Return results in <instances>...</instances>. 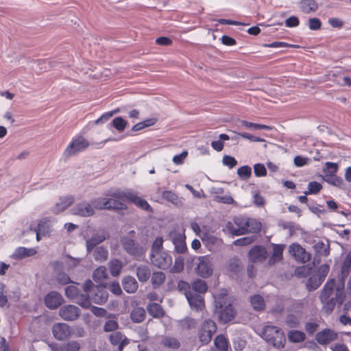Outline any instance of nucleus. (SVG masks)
I'll list each match as a JSON object with an SVG mask.
<instances>
[{
	"mask_svg": "<svg viewBox=\"0 0 351 351\" xmlns=\"http://www.w3.org/2000/svg\"><path fill=\"white\" fill-rule=\"evenodd\" d=\"M344 298L343 284L335 286V280L328 279L319 295V299L323 304V311L327 315L331 313L336 304H341Z\"/></svg>",
	"mask_w": 351,
	"mask_h": 351,
	"instance_id": "obj_1",
	"label": "nucleus"
},
{
	"mask_svg": "<svg viewBox=\"0 0 351 351\" xmlns=\"http://www.w3.org/2000/svg\"><path fill=\"white\" fill-rule=\"evenodd\" d=\"M261 228V223L259 221L245 216H237L233 222H228L226 225L227 232L234 236L258 232Z\"/></svg>",
	"mask_w": 351,
	"mask_h": 351,
	"instance_id": "obj_2",
	"label": "nucleus"
},
{
	"mask_svg": "<svg viewBox=\"0 0 351 351\" xmlns=\"http://www.w3.org/2000/svg\"><path fill=\"white\" fill-rule=\"evenodd\" d=\"M215 312L222 322L227 323L233 319L235 312L226 290H221L220 293L215 295Z\"/></svg>",
	"mask_w": 351,
	"mask_h": 351,
	"instance_id": "obj_3",
	"label": "nucleus"
},
{
	"mask_svg": "<svg viewBox=\"0 0 351 351\" xmlns=\"http://www.w3.org/2000/svg\"><path fill=\"white\" fill-rule=\"evenodd\" d=\"M261 337L269 343L276 348H284L286 338L282 330L275 326H265Z\"/></svg>",
	"mask_w": 351,
	"mask_h": 351,
	"instance_id": "obj_4",
	"label": "nucleus"
},
{
	"mask_svg": "<svg viewBox=\"0 0 351 351\" xmlns=\"http://www.w3.org/2000/svg\"><path fill=\"white\" fill-rule=\"evenodd\" d=\"M114 197L126 199L127 202L134 204L137 207L144 210L152 212V208L148 202L133 192L117 190L114 193Z\"/></svg>",
	"mask_w": 351,
	"mask_h": 351,
	"instance_id": "obj_5",
	"label": "nucleus"
},
{
	"mask_svg": "<svg viewBox=\"0 0 351 351\" xmlns=\"http://www.w3.org/2000/svg\"><path fill=\"white\" fill-rule=\"evenodd\" d=\"M88 146L89 142L85 137L81 135L74 136L64 149V155L66 157H71L82 152Z\"/></svg>",
	"mask_w": 351,
	"mask_h": 351,
	"instance_id": "obj_6",
	"label": "nucleus"
},
{
	"mask_svg": "<svg viewBox=\"0 0 351 351\" xmlns=\"http://www.w3.org/2000/svg\"><path fill=\"white\" fill-rule=\"evenodd\" d=\"M149 258L154 266L161 269H169L173 263L171 256L165 251L150 254Z\"/></svg>",
	"mask_w": 351,
	"mask_h": 351,
	"instance_id": "obj_7",
	"label": "nucleus"
},
{
	"mask_svg": "<svg viewBox=\"0 0 351 351\" xmlns=\"http://www.w3.org/2000/svg\"><path fill=\"white\" fill-rule=\"evenodd\" d=\"M217 330V326L215 322L211 319L205 320L202 324L199 338L200 341L204 344L208 343L213 337V335Z\"/></svg>",
	"mask_w": 351,
	"mask_h": 351,
	"instance_id": "obj_8",
	"label": "nucleus"
},
{
	"mask_svg": "<svg viewBox=\"0 0 351 351\" xmlns=\"http://www.w3.org/2000/svg\"><path fill=\"white\" fill-rule=\"evenodd\" d=\"M121 244L123 248L131 255L139 258L145 253L143 247H140L134 240L129 236L121 238Z\"/></svg>",
	"mask_w": 351,
	"mask_h": 351,
	"instance_id": "obj_9",
	"label": "nucleus"
},
{
	"mask_svg": "<svg viewBox=\"0 0 351 351\" xmlns=\"http://www.w3.org/2000/svg\"><path fill=\"white\" fill-rule=\"evenodd\" d=\"M116 191H117L112 193V197L108 199H102L101 204L99 205V208L108 210H125L127 208L126 204L123 202H125L126 199H119L114 197V193Z\"/></svg>",
	"mask_w": 351,
	"mask_h": 351,
	"instance_id": "obj_10",
	"label": "nucleus"
},
{
	"mask_svg": "<svg viewBox=\"0 0 351 351\" xmlns=\"http://www.w3.org/2000/svg\"><path fill=\"white\" fill-rule=\"evenodd\" d=\"M196 272L202 278H208L213 274L210 259L207 256H199L196 266Z\"/></svg>",
	"mask_w": 351,
	"mask_h": 351,
	"instance_id": "obj_11",
	"label": "nucleus"
},
{
	"mask_svg": "<svg viewBox=\"0 0 351 351\" xmlns=\"http://www.w3.org/2000/svg\"><path fill=\"white\" fill-rule=\"evenodd\" d=\"M289 252L298 262L305 263L311 260V254L298 243L291 244Z\"/></svg>",
	"mask_w": 351,
	"mask_h": 351,
	"instance_id": "obj_12",
	"label": "nucleus"
},
{
	"mask_svg": "<svg viewBox=\"0 0 351 351\" xmlns=\"http://www.w3.org/2000/svg\"><path fill=\"white\" fill-rule=\"evenodd\" d=\"M80 314V308L73 304L64 305L59 310V315L65 321H75L79 317Z\"/></svg>",
	"mask_w": 351,
	"mask_h": 351,
	"instance_id": "obj_13",
	"label": "nucleus"
},
{
	"mask_svg": "<svg viewBox=\"0 0 351 351\" xmlns=\"http://www.w3.org/2000/svg\"><path fill=\"white\" fill-rule=\"evenodd\" d=\"M109 237V234L104 230H99L93 234V236L86 240V247L88 253H91L97 245L101 243Z\"/></svg>",
	"mask_w": 351,
	"mask_h": 351,
	"instance_id": "obj_14",
	"label": "nucleus"
},
{
	"mask_svg": "<svg viewBox=\"0 0 351 351\" xmlns=\"http://www.w3.org/2000/svg\"><path fill=\"white\" fill-rule=\"evenodd\" d=\"M52 332L54 337L60 341L68 339L71 334V328L66 323L55 324L52 328Z\"/></svg>",
	"mask_w": 351,
	"mask_h": 351,
	"instance_id": "obj_15",
	"label": "nucleus"
},
{
	"mask_svg": "<svg viewBox=\"0 0 351 351\" xmlns=\"http://www.w3.org/2000/svg\"><path fill=\"white\" fill-rule=\"evenodd\" d=\"M184 294L191 308L199 311L204 307V299L200 294L194 293L191 290L186 291Z\"/></svg>",
	"mask_w": 351,
	"mask_h": 351,
	"instance_id": "obj_16",
	"label": "nucleus"
},
{
	"mask_svg": "<svg viewBox=\"0 0 351 351\" xmlns=\"http://www.w3.org/2000/svg\"><path fill=\"white\" fill-rule=\"evenodd\" d=\"M62 296L56 291H50L45 298L46 306L49 309H56L63 302Z\"/></svg>",
	"mask_w": 351,
	"mask_h": 351,
	"instance_id": "obj_17",
	"label": "nucleus"
},
{
	"mask_svg": "<svg viewBox=\"0 0 351 351\" xmlns=\"http://www.w3.org/2000/svg\"><path fill=\"white\" fill-rule=\"evenodd\" d=\"M337 337V332L332 330L326 328L317 332L315 336V339L318 343L325 345L333 341Z\"/></svg>",
	"mask_w": 351,
	"mask_h": 351,
	"instance_id": "obj_18",
	"label": "nucleus"
},
{
	"mask_svg": "<svg viewBox=\"0 0 351 351\" xmlns=\"http://www.w3.org/2000/svg\"><path fill=\"white\" fill-rule=\"evenodd\" d=\"M72 213L82 217H89L93 215L94 209L89 203L82 202L72 209Z\"/></svg>",
	"mask_w": 351,
	"mask_h": 351,
	"instance_id": "obj_19",
	"label": "nucleus"
},
{
	"mask_svg": "<svg viewBox=\"0 0 351 351\" xmlns=\"http://www.w3.org/2000/svg\"><path fill=\"white\" fill-rule=\"evenodd\" d=\"M108 298V293L106 289L101 286H97L94 293L91 294V300L97 304H102L105 303Z\"/></svg>",
	"mask_w": 351,
	"mask_h": 351,
	"instance_id": "obj_20",
	"label": "nucleus"
},
{
	"mask_svg": "<svg viewBox=\"0 0 351 351\" xmlns=\"http://www.w3.org/2000/svg\"><path fill=\"white\" fill-rule=\"evenodd\" d=\"M110 341L114 346H118V351H122L129 343V339L121 332H115L110 336Z\"/></svg>",
	"mask_w": 351,
	"mask_h": 351,
	"instance_id": "obj_21",
	"label": "nucleus"
},
{
	"mask_svg": "<svg viewBox=\"0 0 351 351\" xmlns=\"http://www.w3.org/2000/svg\"><path fill=\"white\" fill-rule=\"evenodd\" d=\"M51 232V226L48 221H41L33 233L36 234V240L39 241L43 237H46Z\"/></svg>",
	"mask_w": 351,
	"mask_h": 351,
	"instance_id": "obj_22",
	"label": "nucleus"
},
{
	"mask_svg": "<svg viewBox=\"0 0 351 351\" xmlns=\"http://www.w3.org/2000/svg\"><path fill=\"white\" fill-rule=\"evenodd\" d=\"M267 252L263 247L255 246L249 252V258L252 262L261 261L266 258Z\"/></svg>",
	"mask_w": 351,
	"mask_h": 351,
	"instance_id": "obj_23",
	"label": "nucleus"
},
{
	"mask_svg": "<svg viewBox=\"0 0 351 351\" xmlns=\"http://www.w3.org/2000/svg\"><path fill=\"white\" fill-rule=\"evenodd\" d=\"M36 250L34 248H26L24 247H17L12 255V258L14 259H23L36 254Z\"/></svg>",
	"mask_w": 351,
	"mask_h": 351,
	"instance_id": "obj_24",
	"label": "nucleus"
},
{
	"mask_svg": "<svg viewBox=\"0 0 351 351\" xmlns=\"http://www.w3.org/2000/svg\"><path fill=\"white\" fill-rule=\"evenodd\" d=\"M122 285L123 289L130 293H134L138 287V282L134 277L127 276L123 279Z\"/></svg>",
	"mask_w": 351,
	"mask_h": 351,
	"instance_id": "obj_25",
	"label": "nucleus"
},
{
	"mask_svg": "<svg viewBox=\"0 0 351 351\" xmlns=\"http://www.w3.org/2000/svg\"><path fill=\"white\" fill-rule=\"evenodd\" d=\"M324 180L328 182V184L335 186L336 187H338L341 189H346V184L344 182L343 179L337 176V175H328L326 174L324 176Z\"/></svg>",
	"mask_w": 351,
	"mask_h": 351,
	"instance_id": "obj_26",
	"label": "nucleus"
},
{
	"mask_svg": "<svg viewBox=\"0 0 351 351\" xmlns=\"http://www.w3.org/2000/svg\"><path fill=\"white\" fill-rule=\"evenodd\" d=\"M91 252L95 261L97 262L102 263L108 258V250L103 246L95 247Z\"/></svg>",
	"mask_w": 351,
	"mask_h": 351,
	"instance_id": "obj_27",
	"label": "nucleus"
},
{
	"mask_svg": "<svg viewBox=\"0 0 351 351\" xmlns=\"http://www.w3.org/2000/svg\"><path fill=\"white\" fill-rule=\"evenodd\" d=\"M136 276L140 282H146L151 276V270L149 266L141 265L136 267Z\"/></svg>",
	"mask_w": 351,
	"mask_h": 351,
	"instance_id": "obj_28",
	"label": "nucleus"
},
{
	"mask_svg": "<svg viewBox=\"0 0 351 351\" xmlns=\"http://www.w3.org/2000/svg\"><path fill=\"white\" fill-rule=\"evenodd\" d=\"M173 243L178 253L183 254L186 252L187 247L185 242V237L183 235L179 234L174 237L173 238Z\"/></svg>",
	"mask_w": 351,
	"mask_h": 351,
	"instance_id": "obj_29",
	"label": "nucleus"
},
{
	"mask_svg": "<svg viewBox=\"0 0 351 351\" xmlns=\"http://www.w3.org/2000/svg\"><path fill=\"white\" fill-rule=\"evenodd\" d=\"M285 245L274 244L273 252L269 260L270 265L274 264L277 261H280L282 258V253Z\"/></svg>",
	"mask_w": 351,
	"mask_h": 351,
	"instance_id": "obj_30",
	"label": "nucleus"
},
{
	"mask_svg": "<svg viewBox=\"0 0 351 351\" xmlns=\"http://www.w3.org/2000/svg\"><path fill=\"white\" fill-rule=\"evenodd\" d=\"M300 6L301 10L307 14L315 12L318 8V4L315 0H301Z\"/></svg>",
	"mask_w": 351,
	"mask_h": 351,
	"instance_id": "obj_31",
	"label": "nucleus"
},
{
	"mask_svg": "<svg viewBox=\"0 0 351 351\" xmlns=\"http://www.w3.org/2000/svg\"><path fill=\"white\" fill-rule=\"evenodd\" d=\"M73 202L72 196L60 197L55 206V211L57 213L62 212L66 209Z\"/></svg>",
	"mask_w": 351,
	"mask_h": 351,
	"instance_id": "obj_32",
	"label": "nucleus"
},
{
	"mask_svg": "<svg viewBox=\"0 0 351 351\" xmlns=\"http://www.w3.org/2000/svg\"><path fill=\"white\" fill-rule=\"evenodd\" d=\"M145 311L143 308L136 307L132 311L130 318L134 322L140 323L145 319Z\"/></svg>",
	"mask_w": 351,
	"mask_h": 351,
	"instance_id": "obj_33",
	"label": "nucleus"
},
{
	"mask_svg": "<svg viewBox=\"0 0 351 351\" xmlns=\"http://www.w3.org/2000/svg\"><path fill=\"white\" fill-rule=\"evenodd\" d=\"M162 198L176 206H181L182 202L180 198L171 191H164L162 193Z\"/></svg>",
	"mask_w": 351,
	"mask_h": 351,
	"instance_id": "obj_34",
	"label": "nucleus"
},
{
	"mask_svg": "<svg viewBox=\"0 0 351 351\" xmlns=\"http://www.w3.org/2000/svg\"><path fill=\"white\" fill-rule=\"evenodd\" d=\"M108 276L107 269L104 266H100L97 268L93 274V280L95 282L102 283V282L106 279Z\"/></svg>",
	"mask_w": 351,
	"mask_h": 351,
	"instance_id": "obj_35",
	"label": "nucleus"
},
{
	"mask_svg": "<svg viewBox=\"0 0 351 351\" xmlns=\"http://www.w3.org/2000/svg\"><path fill=\"white\" fill-rule=\"evenodd\" d=\"M191 287L194 293H204L207 291L208 286L206 282L203 280L197 279L191 283Z\"/></svg>",
	"mask_w": 351,
	"mask_h": 351,
	"instance_id": "obj_36",
	"label": "nucleus"
},
{
	"mask_svg": "<svg viewBox=\"0 0 351 351\" xmlns=\"http://www.w3.org/2000/svg\"><path fill=\"white\" fill-rule=\"evenodd\" d=\"M148 313L154 317H160L163 315V310L158 303H150L147 306Z\"/></svg>",
	"mask_w": 351,
	"mask_h": 351,
	"instance_id": "obj_37",
	"label": "nucleus"
},
{
	"mask_svg": "<svg viewBox=\"0 0 351 351\" xmlns=\"http://www.w3.org/2000/svg\"><path fill=\"white\" fill-rule=\"evenodd\" d=\"M288 338L291 342L300 343L306 339V335L300 330H293L289 332Z\"/></svg>",
	"mask_w": 351,
	"mask_h": 351,
	"instance_id": "obj_38",
	"label": "nucleus"
},
{
	"mask_svg": "<svg viewBox=\"0 0 351 351\" xmlns=\"http://www.w3.org/2000/svg\"><path fill=\"white\" fill-rule=\"evenodd\" d=\"M215 346L220 351H228V341L224 335H220L216 337L214 341Z\"/></svg>",
	"mask_w": 351,
	"mask_h": 351,
	"instance_id": "obj_39",
	"label": "nucleus"
},
{
	"mask_svg": "<svg viewBox=\"0 0 351 351\" xmlns=\"http://www.w3.org/2000/svg\"><path fill=\"white\" fill-rule=\"evenodd\" d=\"M241 125L243 127H245L248 129L251 130H270L272 129L271 127L267 125H263V124H258L254 123L252 122H249L245 120H242L240 121Z\"/></svg>",
	"mask_w": 351,
	"mask_h": 351,
	"instance_id": "obj_40",
	"label": "nucleus"
},
{
	"mask_svg": "<svg viewBox=\"0 0 351 351\" xmlns=\"http://www.w3.org/2000/svg\"><path fill=\"white\" fill-rule=\"evenodd\" d=\"M323 280L321 278L314 275L308 278L306 285V288L310 291L315 290L320 286Z\"/></svg>",
	"mask_w": 351,
	"mask_h": 351,
	"instance_id": "obj_41",
	"label": "nucleus"
},
{
	"mask_svg": "<svg viewBox=\"0 0 351 351\" xmlns=\"http://www.w3.org/2000/svg\"><path fill=\"white\" fill-rule=\"evenodd\" d=\"M166 276L162 271H155L152 276V284L154 287H159L165 280Z\"/></svg>",
	"mask_w": 351,
	"mask_h": 351,
	"instance_id": "obj_42",
	"label": "nucleus"
},
{
	"mask_svg": "<svg viewBox=\"0 0 351 351\" xmlns=\"http://www.w3.org/2000/svg\"><path fill=\"white\" fill-rule=\"evenodd\" d=\"M251 305L254 309L257 311L263 310L265 307V301L259 295H255L251 298Z\"/></svg>",
	"mask_w": 351,
	"mask_h": 351,
	"instance_id": "obj_43",
	"label": "nucleus"
},
{
	"mask_svg": "<svg viewBox=\"0 0 351 351\" xmlns=\"http://www.w3.org/2000/svg\"><path fill=\"white\" fill-rule=\"evenodd\" d=\"M315 250L320 255L326 256L329 254V244L328 241L326 242L319 241L315 245Z\"/></svg>",
	"mask_w": 351,
	"mask_h": 351,
	"instance_id": "obj_44",
	"label": "nucleus"
},
{
	"mask_svg": "<svg viewBox=\"0 0 351 351\" xmlns=\"http://www.w3.org/2000/svg\"><path fill=\"white\" fill-rule=\"evenodd\" d=\"M109 268L110 273L113 276H117L119 274L122 268V263L117 259H113L109 263Z\"/></svg>",
	"mask_w": 351,
	"mask_h": 351,
	"instance_id": "obj_45",
	"label": "nucleus"
},
{
	"mask_svg": "<svg viewBox=\"0 0 351 351\" xmlns=\"http://www.w3.org/2000/svg\"><path fill=\"white\" fill-rule=\"evenodd\" d=\"M237 174L240 179L247 180L252 175V169L247 165L242 166L237 169Z\"/></svg>",
	"mask_w": 351,
	"mask_h": 351,
	"instance_id": "obj_46",
	"label": "nucleus"
},
{
	"mask_svg": "<svg viewBox=\"0 0 351 351\" xmlns=\"http://www.w3.org/2000/svg\"><path fill=\"white\" fill-rule=\"evenodd\" d=\"M111 124L119 132H123L127 126V121L121 117H117L112 120Z\"/></svg>",
	"mask_w": 351,
	"mask_h": 351,
	"instance_id": "obj_47",
	"label": "nucleus"
},
{
	"mask_svg": "<svg viewBox=\"0 0 351 351\" xmlns=\"http://www.w3.org/2000/svg\"><path fill=\"white\" fill-rule=\"evenodd\" d=\"M162 343L165 346L172 349H177L180 346L178 340L171 337H164L162 340Z\"/></svg>",
	"mask_w": 351,
	"mask_h": 351,
	"instance_id": "obj_48",
	"label": "nucleus"
},
{
	"mask_svg": "<svg viewBox=\"0 0 351 351\" xmlns=\"http://www.w3.org/2000/svg\"><path fill=\"white\" fill-rule=\"evenodd\" d=\"M90 296L91 295L87 293L77 295V303L84 308H88L90 306Z\"/></svg>",
	"mask_w": 351,
	"mask_h": 351,
	"instance_id": "obj_49",
	"label": "nucleus"
},
{
	"mask_svg": "<svg viewBox=\"0 0 351 351\" xmlns=\"http://www.w3.org/2000/svg\"><path fill=\"white\" fill-rule=\"evenodd\" d=\"M351 270V251L346 255L341 267V274L347 276Z\"/></svg>",
	"mask_w": 351,
	"mask_h": 351,
	"instance_id": "obj_50",
	"label": "nucleus"
},
{
	"mask_svg": "<svg viewBox=\"0 0 351 351\" xmlns=\"http://www.w3.org/2000/svg\"><path fill=\"white\" fill-rule=\"evenodd\" d=\"M80 347V343L78 341H70L62 347V351H78Z\"/></svg>",
	"mask_w": 351,
	"mask_h": 351,
	"instance_id": "obj_51",
	"label": "nucleus"
},
{
	"mask_svg": "<svg viewBox=\"0 0 351 351\" xmlns=\"http://www.w3.org/2000/svg\"><path fill=\"white\" fill-rule=\"evenodd\" d=\"M119 327L118 322L114 319H109L106 322L104 326V330L105 332H112L117 330Z\"/></svg>",
	"mask_w": 351,
	"mask_h": 351,
	"instance_id": "obj_52",
	"label": "nucleus"
},
{
	"mask_svg": "<svg viewBox=\"0 0 351 351\" xmlns=\"http://www.w3.org/2000/svg\"><path fill=\"white\" fill-rule=\"evenodd\" d=\"M162 243H163L162 238V237H156L153 242L150 254H154L155 252L163 251L162 250Z\"/></svg>",
	"mask_w": 351,
	"mask_h": 351,
	"instance_id": "obj_53",
	"label": "nucleus"
},
{
	"mask_svg": "<svg viewBox=\"0 0 351 351\" xmlns=\"http://www.w3.org/2000/svg\"><path fill=\"white\" fill-rule=\"evenodd\" d=\"M322 189V185L317 182H310L308 184V191L306 194H317Z\"/></svg>",
	"mask_w": 351,
	"mask_h": 351,
	"instance_id": "obj_54",
	"label": "nucleus"
},
{
	"mask_svg": "<svg viewBox=\"0 0 351 351\" xmlns=\"http://www.w3.org/2000/svg\"><path fill=\"white\" fill-rule=\"evenodd\" d=\"M286 324L290 328H296L300 324V320L297 316L289 314L286 318Z\"/></svg>",
	"mask_w": 351,
	"mask_h": 351,
	"instance_id": "obj_55",
	"label": "nucleus"
},
{
	"mask_svg": "<svg viewBox=\"0 0 351 351\" xmlns=\"http://www.w3.org/2000/svg\"><path fill=\"white\" fill-rule=\"evenodd\" d=\"M254 171L256 177H263L267 174V169L265 165L261 163H257L254 165Z\"/></svg>",
	"mask_w": 351,
	"mask_h": 351,
	"instance_id": "obj_56",
	"label": "nucleus"
},
{
	"mask_svg": "<svg viewBox=\"0 0 351 351\" xmlns=\"http://www.w3.org/2000/svg\"><path fill=\"white\" fill-rule=\"evenodd\" d=\"M65 295L67 298H75L78 295V289L75 285H70L65 288Z\"/></svg>",
	"mask_w": 351,
	"mask_h": 351,
	"instance_id": "obj_57",
	"label": "nucleus"
},
{
	"mask_svg": "<svg viewBox=\"0 0 351 351\" xmlns=\"http://www.w3.org/2000/svg\"><path fill=\"white\" fill-rule=\"evenodd\" d=\"M222 162L223 165L228 167L230 169H232L237 164V161L234 157L228 155L223 157Z\"/></svg>",
	"mask_w": 351,
	"mask_h": 351,
	"instance_id": "obj_58",
	"label": "nucleus"
},
{
	"mask_svg": "<svg viewBox=\"0 0 351 351\" xmlns=\"http://www.w3.org/2000/svg\"><path fill=\"white\" fill-rule=\"evenodd\" d=\"M184 268V261L182 258H176L173 266L171 268V273H179Z\"/></svg>",
	"mask_w": 351,
	"mask_h": 351,
	"instance_id": "obj_59",
	"label": "nucleus"
},
{
	"mask_svg": "<svg viewBox=\"0 0 351 351\" xmlns=\"http://www.w3.org/2000/svg\"><path fill=\"white\" fill-rule=\"evenodd\" d=\"M329 269V266L326 264H324L319 267L316 276L324 281L328 274Z\"/></svg>",
	"mask_w": 351,
	"mask_h": 351,
	"instance_id": "obj_60",
	"label": "nucleus"
},
{
	"mask_svg": "<svg viewBox=\"0 0 351 351\" xmlns=\"http://www.w3.org/2000/svg\"><path fill=\"white\" fill-rule=\"evenodd\" d=\"M325 171L328 173V175H335L338 170V165L332 162H326L325 164Z\"/></svg>",
	"mask_w": 351,
	"mask_h": 351,
	"instance_id": "obj_61",
	"label": "nucleus"
},
{
	"mask_svg": "<svg viewBox=\"0 0 351 351\" xmlns=\"http://www.w3.org/2000/svg\"><path fill=\"white\" fill-rule=\"evenodd\" d=\"M321 21L317 18H311L308 21V27L311 30H318L321 28Z\"/></svg>",
	"mask_w": 351,
	"mask_h": 351,
	"instance_id": "obj_62",
	"label": "nucleus"
},
{
	"mask_svg": "<svg viewBox=\"0 0 351 351\" xmlns=\"http://www.w3.org/2000/svg\"><path fill=\"white\" fill-rule=\"evenodd\" d=\"M187 156L188 152L186 151H183L181 154L174 156L172 160L173 163L177 165H182L184 163Z\"/></svg>",
	"mask_w": 351,
	"mask_h": 351,
	"instance_id": "obj_63",
	"label": "nucleus"
},
{
	"mask_svg": "<svg viewBox=\"0 0 351 351\" xmlns=\"http://www.w3.org/2000/svg\"><path fill=\"white\" fill-rule=\"evenodd\" d=\"M215 200L218 202L227 204H232L234 202V199L229 195H217L215 197Z\"/></svg>",
	"mask_w": 351,
	"mask_h": 351,
	"instance_id": "obj_64",
	"label": "nucleus"
}]
</instances>
